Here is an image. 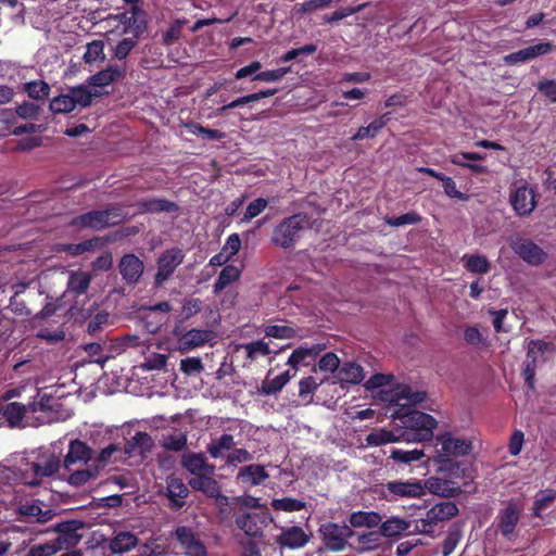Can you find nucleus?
I'll return each instance as SVG.
<instances>
[{"instance_id":"1","label":"nucleus","mask_w":556,"mask_h":556,"mask_svg":"<svg viewBox=\"0 0 556 556\" xmlns=\"http://www.w3.org/2000/svg\"><path fill=\"white\" fill-rule=\"evenodd\" d=\"M426 397V392L413 391L406 384H397L387 393L390 417L397 421L407 443L427 441L433 435L437 420L429 414L410 409Z\"/></svg>"},{"instance_id":"2","label":"nucleus","mask_w":556,"mask_h":556,"mask_svg":"<svg viewBox=\"0 0 556 556\" xmlns=\"http://www.w3.org/2000/svg\"><path fill=\"white\" fill-rule=\"evenodd\" d=\"M62 465V455L51 447H40L25 453L21 459V480L25 485L37 486L43 478L53 477Z\"/></svg>"},{"instance_id":"3","label":"nucleus","mask_w":556,"mask_h":556,"mask_svg":"<svg viewBox=\"0 0 556 556\" xmlns=\"http://www.w3.org/2000/svg\"><path fill=\"white\" fill-rule=\"evenodd\" d=\"M92 460V450L80 440H72L63 460L61 478L76 488L86 484L98 476Z\"/></svg>"},{"instance_id":"4","label":"nucleus","mask_w":556,"mask_h":556,"mask_svg":"<svg viewBox=\"0 0 556 556\" xmlns=\"http://www.w3.org/2000/svg\"><path fill=\"white\" fill-rule=\"evenodd\" d=\"M101 92L89 89L86 85L71 87L67 92L53 98L50 110L55 114L73 112L77 106L87 108L92 100L100 97Z\"/></svg>"},{"instance_id":"5","label":"nucleus","mask_w":556,"mask_h":556,"mask_svg":"<svg viewBox=\"0 0 556 556\" xmlns=\"http://www.w3.org/2000/svg\"><path fill=\"white\" fill-rule=\"evenodd\" d=\"M309 227V218L305 214H294L283 218L274 229L271 242L282 249L293 248L301 232Z\"/></svg>"},{"instance_id":"6","label":"nucleus","mask_w":556,"mask_h":556,"mask_svg":"<svg viewBox=\"0 0 556 556\" xmlns=\"http://www.w3.org/2000/svg\"><path fill=\"white\" fill-rule=\"evenodd\" d=\"M458 507L453 502H441L427 510L425 517L415 521V530L421 534L432 535L435 527L443 521L454 518Z\"/></svg>"},{"instance_id":"7","label":"nucleus","mask_w":556,"mask_h":556,"mask_svg":"<svg viewBox=\"0 0 556 556\" xmlns=\"http://www.w3.org/2000/svg\"><path fill=\"white\" fill-rule=\"evenodd\" d=\"M84 523L79 520H68L51 526L47 532L56 533V538L52 540L59 551L76 549L83 539L81 530Z\"/></svg>"},{"instance_id":"8","label":"nucleus","mask_w":556,"mask_h":556,"mask_svg":"<svg viewBox=\"0 0 556 556\" xmlns=\"http://www.w3.org/2000/svg\"><path fill=\"white\" fill-rule=\"evenodd\" d=\"M124 219V214L118 208L93 211L80 215L73 220V225L80 228L100 230L105 227L115 226Z\"/></svg>"},{"instance_id":"9","label":"nucleus","mask_w":556,"mask_h":556,"mask_svg":"<svg viewBox=\"0 0 556 556\" xmlns=\"http://www.w3.org/2000/svg\"><path fill=\"white\" fill-rule=\"evenodd\" d=\"M48 402L49 399L45 402L43 397H41L40 401H34L26 405L11 402L2 406L0 412L11 427H16L21 425L27 413L46 412L47 408L52 407Z\"/></svg>"},{"instance_id":"10","label":"nucleus","mask_w":556,"mask_h":556,"mask_svg":"<svg viewBox=\"0 0 556 556\" xmlns=\"http://www.w3.org/2000/svg\"><path fill=\"white\" fill-rule=\"evenodd\" d=\"M441 448L438 451V460L445 462L450 457H459L468 455L472 450V440L465 437H454L450 433L442 434L439 438Z\"/></svg>"},{"instance_id":"11","label":"nucleus","mask_w":556,"mask_h":556,"mask_svg":"<svg viewBox=\"0 0 556 556\" xmlns=\"http://www.w3.org/2000/svg\"><path fill=\"white\" fill-rule=\"evenodd\" d=\"M319 533L326 547L332 552L343 551L348 544V539L353 534L350 527L333 522L320 526Z\"/></svg>"},{"instance_id":"12","label":"nucleus","mask_w":556,"mask_h":556,"mask_svg":"<svg viewBox=\"0 0 556 556\" xmlns=\"http://www.w3.org/2000/svg\"><path fill=\"white\" fill-rule=\"evenodd\" d=\"M184 260L185 253L181 249L172 248L165 250L157 260V270L154 278L155 285L160 287L165 283Z\"/></svg>"},{"instance_id":"13","label":"nucleus","mask_w":556,"mask_h":556,"mask_svg":"<svg viewBox=\"0 0 556 556\" xmlns=\"http://www.w3.org/2000/svg\"><path fill=\"white\" fill-rule=\"evenodd\" d=\"M547 349V343L541 340H531L528 344L527 358L525 362V368L522 375L529 389H534L535 382V369L539 363H543L544 352Z\"/></svg>"},{"instance_id":"14","label":"nucleus","mask_w":556,"mask_h":556,"mask_svg":"<svg viewBox=\"0 0 556 556\" xmlns=\"http://www.w3.org/2000/svg\"><path fill=\"white\" fill-rule=\"evenodd\" d=\"M178 547L185 556H206V548L199 535L188 527H178L175 530Z\"/></svg>"},{"instance_id":"15","label":"nucleus","mask_w":556,"mask_h":556,"mask_svg":"<svg viewBox=\"0 0 556 556\" xmlns=\"http://www.w3.org/2000/svg\"><path fill=\"white\" fill-rule=\"evenodd\" d=\"M386 490L391 500L417 498L425 495V486L419 480H395L386 484Z\"/></svg>"},{"instance_id":"16","label":"nucleus","mask_w":556,"mask_h":556,"mask_svg":"<svg viewBox=\"0 0 556 556\" xmlns=\"http://www.w3.org/2000/svg\"><path fill=\"white\" fill-rule=\"evenodd\" d=\"M312 534L300 526L282 527L276 536V543L281 547L298 549L304 547L311 540Z\"/></svg>"},{"instance_id":"17","label":"nucleus","mask_w":556,"mask_h":556,"mask_svg":"<svg viewBox=\"0 0 556 556\" xmlns=\"http://www.w3.org/2000/svg\"><path fill=\"white\" fill-rule=\"evenodd\" d=\"M514 252L530 265H540L544 262L546 253L533 241L518 238L511 242Z\"/></svg>"},{"instance_id":"18","label":"nucleus","mask_w":556,"mask_h":556,"mask_svg":"<svg viewBox=\"0 0 556 556\" xmlns=\"http://www.w3.org/2000/svg\"><path fill=\"white\" fill-rule=\"evenodd\" d=\"M510 203L518 215L531 214L536 206L534 190L528 185L518 187L510 197Z\"/></svg>"},{"instance_id":"19","label":"nucleus","mask_w":556,"mask_h":556,"mask_svg":"<svg viewBox=\"0 0 556 556\" xmlns=\"http://www.w3.org/2000/svg\"><path fill=\"white\" fill-rule=\"evenodd\" d=\"M214 334L205 329H191L177 338V350L181 353L198 349L213 339Z\"/></svg>"},{"instance_id":"20","label":"nucleus","mask_w":556,"mask_h":556,"mask_svg":"<svg viewBox=\"0 0 556 556\" xmlns=\"http://www.w3.org/2000/svg\"><path fill=\"white\" fill-rule=\"evenodd\" d=\"M324 350H326V344L324 343L303 344L292 352L287 361V365L294 369H296L299 365H308Z\"/></svg>"},{"instance_id":"21","label":"nucleus","mask_w":556,"mask_h":556,"mask_svg":"<svg viewBox=\"0 0 556 556\" xmlns=\"http://www.w3.org/2000/svg\"><path fill=\"white\" fill-rule=\"evenodd\" d=\"M17 514L26 520L45 523L51 520L55 513L54 510L47 508L43 509L39 501H29L22 503L17 507Z\"/></svg>"},{"instance_id":"22","label":"nucleus","mask_w":556,"mask_h":556,"mask_svg":"<svg viewBox=\"0 0 556 556\" xmlns=\"http://www.w3.org/2000/svg\"><path fill=\"white\" fill-rule=\"evenodd\" d=\"M212 473H201L189 480V484L193 490L202 491L211 497H216L218 503L227 504V497L220 495L218 483L211 477Z\"/></svg>"},{"instance_id":"23","label":"nucleus","mask_w":556,"mask_h":556,"mask_svg":"<svg viewBox=\"0 0 556 556\" xmlns=\"http://www.w3.org/2000/svg\"><path fill=\"white\" fill-rule=\"evenodd\" d=\"M119 273L128 283H136L143 274V262L135 254H126L119 261Z\"/></svg>"},{"instance_id":"24","label":"nucleus","mask_w":556,"mask_h":556,"mask_svg":"<svg viewBox=\"0 0 556 556\" xmlns=\"http://www.w3.org/2000/svg\"><path fill=\"white\" fill-rule=\"evenodd\" d=\"M125 448L119 444L112 443L103 447L92 460V467L97 468L98 472L109 465L117 464L125 459Z\"/></svg>"},{"instance_id":"25","label":"nucleus","mask_w":556,"mask_h":556,"mask_svg":"<svg viewBox=\"0 0 556 556\" xmlns=\"http://www.w3.org/2000/svg\"><path fill=\"white\" fill-rule=\"evenodd\" d=\"M266 516L257 513H244L236 517L237 527L249 536H257L262 533Z\"/></svg>"},{"instance_id":"26","label":"nucleus","mask_w":556,"mask_h":556,"mask_svg":"<svg viewBox=\"0 0 556 556\" xmlns=\"http://www.w3.org/2000/svg\"><path fill=\"white\" fill-rule=\"evenodd\" d=\"M369 445L379 446L394 442H406L404 434L397 421L392 429H377L370 432L366 439Z\"/></svg>"},{"instance_id":"27","label":"nucleus","mask_w":556,"mask_h":556,"mask_svg":"<svg viewBox=\"0 0 556 556\" xmlns=\"http://www.w3.org/2000/svg\"><path fill=\"white\" fill-rule=\"evenodd\" d=\"M91 278L89 273L80 269L68 271L65 294L76 296L85 294L90 286Z\"/></svg>"},{"instance_id":"28","label":"nucleus","mask_w":556,"mask_h":556,"mask_svg":"<svg viewBox=\"0 0 556 556\" xmlns=\"http://www.w3.org/2000/svg\"><path fill=\"white\" fill-rule=\"evenodd\" d=\"M188 493V488L181 479L174 476L166 479V494L174 507H182Z\"/></svg>"},{"instance_id":"29","label":"nucleus","mask_w":556,"mask_h":556,"mask_svg":"<svg viewBox=\"0 0 556 556\" xmlns=\"http://www.w3.org/2000/svg\"><path fill=\"white\" fill-rule=\"evenodd\" d=\"M154 441L147 432H137L125 445L126 454L144 456L151 452Z\"/></svg>"},{"instance_id":"30","label":"nucleus","mask_w":556,"mask_h":556,"mask_svg":"<svg viewBox=\"0 0 556 556\" xmlns=\"http://www.w3.org/2000/svg\"><path fill=\"white\" fill-rule=\"evenodd\" d=\"M520 508L513 503H509L500 514V530L503 535L509 538L519 520Z\"/></svg>"},{"instance_id":"31","label":"nucleus","mask_w":556,"mask_h":556,"mask_svg":"<svg viewBox=\"0 0 556 556\" xmlns=\"http://www.w3.org/2000/svg\"><path fill=\"white\" fill-rule=\"evenodd\" d=\"M124 71L118 66H109L103 71L90 76L87 80L88 87H106L123 78Z\"/></svg>"},{"instance_id":"32","label":"nucleus","mask_w":556,"mask_h":556,"mask_svg":"<svg viewBox=\"0 0 556 556\" xmlns=\"http://www.w3.org/2000/svg\"><path fill=\"white\" fill-rule=\"evenodd\" d=\"M138 544V538L129 531L116 532L110 540V549L114 554L127 553Z\"/></svg>"},{"instance_id":"33","label":"nucleus","mask_w":556,"mask_h":556,"mask_svg":"<svg viewBox=\"0 0 556 556\" xmlns=\"http://www.w3.org/2000/svg\"><path fill=\"white\" fill-rule=\"evenodd\" d=\"M294 376L295 371L290 372V370H286L274 378L267 376L262 383L261 393L265 395L277 394Z\"/></svg>"},{"instance_id":"34","label":"nucleus","mask_w":556,"mask_h":556,"mask_svg":"<svg viewBox=\"0 0 556 556\" xmlns=\"http://www.w3.org/2000/svg\"><path fill=\"white\" fill-rule=\"evenodd\" d=\"M182 466L193 476L213 473L214 467L206 463L202 454H188L182 457Z\"/></svg>"},{"instance_id":"35","label":"nucleus","mask_w":556,"mask_h":556,"mask_svg":"<svg viewBox=\"0 0 556 556\" xmlns=\"http://www.w3.org/2000/svg\"><path fill=\"white\" fill-rule=\"evenodd\" d=\"M138 205L140 213L175 212L178 208L174 202L165 199H148L140 202Z\"/></svg>"},{"instance_id":"36","label":"nucleus","mask_w":556,"mask_h":556,"mask_svg":"<svg viewBox=\"0 0 556 556\" xmlns=\"http://www.w3.org/2000/svg\"><path fill=\"white\" fill-rule=\"evenodd\" d=\"M464 267L473 274H485L490 270L491 265L484 255L480 254H465L462 257Z\"/></svg>"},{"instance_id":"37","label":"nucleus","mask_w":556,"mask_h":556,"mask_svg":"<svg viewBox=\"0 0 556 556\" xmlns=\"http://www.w3.org/2000/svg\"><path fill=\"white\" fill-rule=\"evenodd\" d=\"M349 521L354 528H374L381 522V517L375 511H356L350 516Z\"/></svg>"},{"instance_id":"38","label":"nucleus","mask_w":556,"mask_h":556,"mask_svg":"<svg viewBox=\"0 0 556 556\" xmlns=\"http://www.w3.org/2000/svg\"><path fill=\"white\" fill-rule=\"evenodd\" d=\"M339 378L341 381L352 384L359 383L364 378L363 368L355 363H344L339 370Z\"/></svg>"},{"instance_id":"39","label":"nucleus","mask_w":556,"mask_h":556,"mask_svg":"<svg viewBox=\"0 0 556 556\" xmlns=\"http://www.w3.org/2000/svg\"><path fill=\"white\" fill-rule=\"evenodd\" d=\"M233 445V437L231 434H223L210 443L207 452L212 457L219 458L225 455V452L230 451Z\"/></svg>"},{"instance_id":"40","label":"nucleus","mask_w":556,"mask_h":556,"mask_svg":"<svg viewBox=\"0 0 556 556\" xmlns=\"http://www.w3.org/2000/svg\"><path fill=\"white\" fill-rule=\"evenodd\" d=\"M240 274V269L237 266L227 265L224 267L214 285V292L216 294L220 293L228 285L238 280Z\"/></svg>"},{"instance_id":"41","label":"nucleus","mask_w":556,"mask_h":556,"mask_svg":"<svg viewBox=\"0 0 556 556\" xmlns=\"http://www.w3.org/2000/svg\"><path fill=\"white\" fill-rule=\"evenodd\" d=\"M408 529L409 522L399 517L389 518L381 525V533L388 538L400 535Z\"/></svg>"},{"instance_id":"42","label":"nucleus","mask_w":556,"mask_h":556,"mask_svg":"<svg viewBox=\"0 0 556 556\" xmlns=\"http://www.w3.org/2000/svg\"><path fill=\"white\" fill-rule=\"evenodd\" d=\"M267 477L264 467L260 465L245 466L239 472V478L254 485L262 483Z\"/></svg>"},{"instance_id":"43","label":"nucleus","mask_w":556,"mask_h":556,"mask_svg":"<svg viewBox=\"0 0 556 556\" xmlns=\"http://www.w3.org/2000/svg\"><path fill=\"white\" fill-rule=\"evenodd\" d=\"M387 121L386 115H383L371 122L368 126L359 127L356 134L352 137V140L357 141L375 137L378 131L386 126Z\"/></svg>"},{"instance_id":"44","label":"nucleus","mask_w":556,"mask_h":556,"mask_svg":"<svg viewBox=\"0 0 556 556\" xmlns=\"http://www.w3.org/2000/svg\"><path fill=\"white\" fill-rule=\"evenodd\" d=\"M241 348L244 349L247 357L251 362L257 359L260 356H266L269 353H271L268 343L265 342L264 340H257L247 344H242Z\"/></svg>"},{"instance_id":"45","label":"nucleus","mask_w":556,"mask_h":556,"mask_svg":"<svg viewBox=\"0 0 556 556\" xmlns=\"http://www.w3.org/2000/svg\"><path fill=\"white\" fill-rule=\"evenodd\" d=\"M422 486H425V494L427 491L440 496H448L451 494L448 482L441 478L431 477L422 482Z\"/></svg>"},{"instance_id":"46","label":"nucleus","mask_w":556,"mask_h":556,"mask_svg":"<svg viewBox=\"0 0 556 556\" xmlns=\"http://www.w3.org/2000/svg\"><path fill=\"white\" fill-rule=\"evenodd\" d=\"M271 506L274 509H277V510L292 513V511H299V510L305 508L306 503L299 498L282 497V498L273 500Z\"/></svg>"},{"instance_id":"47","label":"nucleus","mask_w":556,"mask_h":556,"mask_svg":"<svg viewBox=\"0 0 556 556\" xmlns=\"http://www.w3.org/2000/svg\"><path fill=\"white\" fill-rule=\"evenodd\" d=\"M425 456L424 450L414 448L410 451H404L400 448H394L391 451L390 458L394 462L410 464L413 462H418Z\"/></svg>"},{"instance_id":"48","label":"nucleus","mask_w":556,"mask_h":556,"mask_svg":"<svg viewBox=\"0 0 556 556\" xmlns=\"http://www.w3.org/2000/svg\"><path fill=\"white\" fill-rule=\"evenodd\" d=\"M101 244L100 239L94 238L77 244H63L60 245V251L67 252L72 255H80L85 252L92 251Z\"/></svg>"},{"instance_id":"49","label":"nucleus","mask_w":556,"mask_h":556,"mask_svg":"<svg viewBox=\"0 0 556 556\" xmlns=\"http://www.w3.org/2000/svg\"><path fill=\"white\" fill-rule=\"evenodd\" d=\"M556 498V491L553 489H546L540 491L533 504V510L535 516H540L541 511L547 508Z\"/></svg>"},{"instance_id":"50","label":"nucleus","mask_w":556,"mask_h":556,"mask_svg":"<svg viewBox=\"0 0 556 556\" xmlns=\"http://www.w3.org/2000/svg\"><path fill=\"white\" fill-rule=\"evenodd\" d=\"M25 91L36 100H43L49 96L50 87L43 80H34L25 84Z\"/></svg>"},{"instance_id":"51","label":"nucleus","mask_w":556,"mask_h":556,"mask_svg":"<svg viewBox=\"0 0 556 556\" xmlns=\"http://www.w3.org/2000/svg\"><path fill=\"white\" fill-rule=\"evenodd\" d=\"M186 127L190 134L207 140H219L225 137V134L220 130L204 128L200 124L191 123L186 125Z\"/></svg>"},{"instance_id":"52","label":"nucleus","mask_w":556,"mask_h":556,"mask_svg":"<svg viewBox=\"0 0 556 556\" xmlns=\"http://www.w3.org/2000/svg\"><path fill=\"white\" fill-rule=\"evenodd\" d=\"M59 552L52 540H49L31 545L24 556H54Z\"/></svg>"},{"instance_id":"53","label":"nucleus","mask_w":556,"mask_h":556,"mask_svg":"<svg viewBox=\"0 0 556 556\" xmlns=\"http://www.w3.org/2000/svg\"><path fill=\"white\" fill-rule=\"evenodd\" d=\"M104 59V43L101 40H93L87 45L84 60L86 63H93Z\"/></svg>"},{"instance_id":"54","label":"nucleus","mask_w":556,"mask_h":556,"mask_svg":"<svg viewBox=\"0 0 556 556\" xmlns=\"http://www.w3.org/2000/svg\"><path fill=\"white\" fill-rule=\"evenodd\" d=\"M421 220L420 215L415 212H408L397 217H386L384 222L391 227H401L406 225H415Z\"/></svg>"},{"instance_id":"55","label":"nucleus","mask_w":556,"mask_h":556,"mask_svg":"<svg viewBox=\"0 0 556 556\" xmlns=\"http://www.w3.org/2000/svg\"><path fill=\"white\" fill-rule=\"evenodd\" d=\"M290 67H280L277 70L263 71L257 73L252 80H261L266 83H275L281 80L288 73Z\"/></svg>"},{"instance_id":"56","label":"nucleus","mask_w":556,"mask_h":556,"mask_svg":"<svg viewBox=\"0 0 556 556\" xmlns=\"http://www.w3.org/2000/svg\"><path fill=\"white\" fill-rule=\"evenodd\" d=\"M167 355L160 353H152L144 358L141 364L143 370H161L166 366Z\"/></svg>"},{"instance_id":"57","label":"nucleus","mask_w":556,"mask_h":556,"mask_svg":"<svg viewBox=\"0 0 556 556\" xmlns=\"http://www.w3.org/2000/svg\"><path fill=\"white\" fill-rule=\"evenodd\" d=\"M268 205V201L263 198H257L252 201L243 215L242 222H250L252 218L258 216Z\"/></svg>"},{"instance_id":"58","label":"nucleus","mask_w":556,"mask_h":556,"mask_svg":"<svg viewBox=\"0 0 556 556\" xmlns=\"http://www.w3.org/2000/svg\"><path fill=\"white\" fill-rule=\"evenodd\" d=\"M365 7L366 3H362L356 7L342 8L340 10L334 11L330 16L325 17V22L329 24L337 23L352 14L361 12L362 10L365 9Z\"/></svg>"},{"instance_id":"59","label":"nucleus","mask_w":556,"mask_h":556,"mask_svg":"<svg viewBox=\"0 0 556 556\" xmlns=\"http://www.w3.org/2000/svg\"><path fill=\"white\" fill-rule=\"evenodd\" d=\"M340 366V359L334 353H326L318 362V369L323 372H334Z\"/></svg>"},{"instance_id":"60","label":"nucleus","mask_w":556,"mask_h":556,"mask_svg":"<svg viewBox=\"0 0 556 556\" xmlns=\"http://www.w3.org/2000/svg\"><path fill=\"white\" fill-rule=\"evenodd\" d=\"M265 333L268 337L277 339H289L294 336L295 331L293 328L288 326L271 325L266 327Z\"/></svg>"},{"instance_id":"61","label":"nucleus","mask_w":556,"mask_h":556,"mask_svg":"<svg viewBox=\"0 0 556 556\" xmlns=\"http://www.w3.org/2000/svg\"><path fill=\"white\" fill-rule=\"evenodd\" d=\"M531 60H532V58H531L529 47L523 48L519 51L509 53L503 58L504 63L507 65H516L519 63L529 62Z\"/></svg>"},{"instance_id":"62","label":"nucleus","mask_w":556,"mask_h":556,"mask_svg":"<svg viewBox=\"0 0 556 556\" xmlns=\"http://www.w3.org/2000/svg\"><path fill=\"white\" fill-rule=\"evenodd\" d=\"M203 368V364L199 357H187L180 362V370L186 375L199 374Z\"/></svg>"},{"instance_id":"63","label":"nucleus","mask_w":556,"mask_h":556,"mask_svg":"<svg viewBox=\"0 0 556 556\" xmlns=\"http://www.w3.org/2000/svg\"><path fill=\"white\" fill-rule=\"evenodd\" d=\"M319 386L320 382H317L316 379L312 376L303 378L299 382V395L305 399L313 394Z\"/></svg>"},{"instance_id":"64","label":"nucleus","mask_w":556,"mask_h":556,"mask_svg":"<svg viewBox=\"0 0 556 556\" xmlns=\"http://www.w3.org/2000/svg\"><path fill=\"white\" fill-rule=\"evenodd\" d=\"M187 443V438L182 433L170 434L164 438L163 445L167 450L181 451Z\"/></svg>"}]
</instances>
